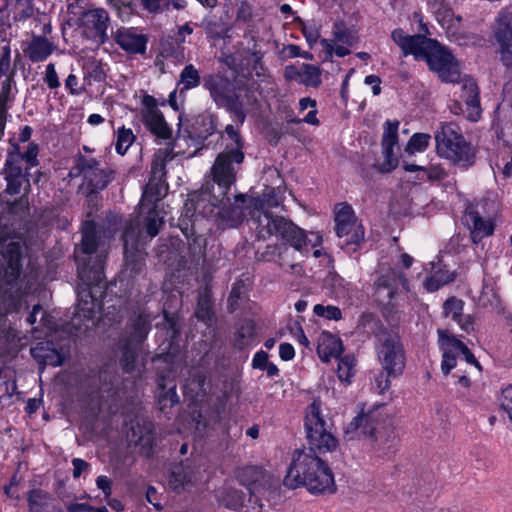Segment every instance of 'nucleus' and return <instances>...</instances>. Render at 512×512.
<instances>
[{
    "instance_id": "f257e3e1",
    "label": "nucleus",
    "mask_w": 512,
    "mask_h": 512,
    "mask_svg": "<svg viewBox=\"0 0 512 512\" xmlns=\"http://www.w3.org/2000/svg\"><path fill=\"white\" fill-rule=\"evenodd\" d=\"M305 429L310 449L296 451L284 478V485L290 489L302 485L312 494H332L336 491L333 472L315 452H333L338 446V440L331 433L330 424L324 418L318 400L307 407Z\"/></svg>"
},
{
    "instance_id": "f03ea898",
    "label": "nucleus",
    "mask_w": 512,
    "mask_h": 512,
    "mask_svg": "<svg viewBox=\"0 0 512 512\" xmlns=\"http://www.w3.org/2000/svg\"><path fill=\"white\" fill-rule=\"evenodd\" d=\"M227 194H225V200L221 205L213 206L214 211L211 214H198L203 217L216 216L221 224L227 227H236L243 220L244 209L249 208L251 209L250 215L258 239L266 240L272 236H277L289 243L297 251H303L307 248V236L301 228L283 216L274 215L269 211L270 208L280 205V200L277 198L274 189L269 190L258 198H248L244 194H239L235 197L233 203H231ZM196 214L193 211L191 216L185 215L180 220V228L187 238H189V235L186 220L188 217L196 216Z\"/></svg>"
},
{
    "instance_id": "7ed1b4c3",
    "label": "nucleus",
    "mask_w": 512,
    "mask_h": 512,
    "mask_svg": "<svg viewBox=\"0 0 512 512\" xmlns=\"http://www.w3.org/2000/svg\"><path fill=\"white\" fill-rule=\"evenodd\" d=\"M106 252L95 223L85 222L82 228L81 248L75 252L78 277L85 286L78 292L76 314L87 320L94 319L103 306L102 297L105 291L101 283L104 280Z\"/></svg>"
},
{
    "instance_id": "20e7f679",
    "label": "nucleus",
    "mask_w": 512,
    "mask_h": 512,
    "mask_svg": "<svg viewBox=\"0 0 512 512\" xmlns=\"http://www.w3.org/2000/svg\"><path fill=\"white\" fill-rule=\"evenodd\" d=\"M240 126L238 123L236 126L229 124L225 127V133L233 141L234 147L220 153L211 169L218 193L202 190L198 195L191 196L185 203L186 216L192 210L195 213L211 214L214 211L213 206L217 207L225 200V194L236 180L237 167L244 159L243 140L239 133Z\"/></svg>"
},
{
    "instance_id": "39448f33",
    "label": "nucleus",
    "mask_w": 512,
    "mask_h": 512,
    "mask_svg": "<svg viewBox=\"0 0 512 512\" xmlns=\"http://www.w3.org/2000/svg\"><path fill=\"white\" fill-rule=\"evenodd\" d=\"M391 38L403 56L413 55L416 60H426L443 82L454 83L460 79L458 62L436 40L420 34L408 35L401 28L394 29Z\"/></svg>"
},
{
    "instance_id": "423d86ee",
    "label": "nucleus",
    "mask_w": 512,
    "mask_h": 512,
    "mask_svg": "<svg viewBox=\"0 0 512 512\" xmlns=\"http://www.w3.org/2000/svg\"><path fill=\"white\" fill-rule=\"evenodd\" d=\"M345 433L350 439L367 438L380 456L390 453L396 445L392 422L379 409L356 416L348 424Z\"/></svg>"
},
{
    "instance_id": "0eeeda50",
    "label": "nucleus",
    "mask_w": 512,
    "mask_h": 512,
    "mask_svg": "<svg viewBox=\"0 0 512 512\" xmlns=\"http://www.w3.org/2000/svg\"><path fill=\"white\" fill-rule=\"evenodd\" d=\"M438 155L462 168H468L475 162V151L455 123H443L435 132Z\"/></svg>"
},
{
    "instance_id": "6e6552de",
    "label": "nucleus",
    "mask_w": 512,
    "mask_h": 512,
    "mask_svg": "<svg viewBox=\"0 0 512 512\" xmlns=\"http://www.w3.org/2000/svg\"><path fill=\"white\" fill-rule=\"evenodd\" d=\"M375 351L384 372L393 378L403 374L406 352L398 333L381 329L375 334Z\"/></svg>"
},
{
    "instance_id": "1a4fd4ad",
    "label": "nucleus",
    "mask_w": 512,
    "mask_h": 512,
    "mask_svg": "<svg viewBox=\"0 0 512 512\" xmlns=\"http://www.w3.org/2000/svg\"><path fill=\"white\" fill-rule=\"evenodd\" d=\"M335 232L339 238H344L342 247L348 252H355L364 241V227L358 222L352 207L342 203L335 212Z\"/></svg>"
},
{
    "instance_id": "9d476101",
    "label": "nucleus",
    "mask_w": 512,
    "mask_h": 512,
    "mask_svg": "<svg viewBox=\"0 0 512 512\" xmlns=\"http://www.w3.org/2000/svg\"><path fill=\"white\" fill-rule=\"evenodd\" d=\"M82 34L98 45L109 41L113 30L108 12L104 8H90L83 11L78 18Z\"/></svg>"
},
{
    "instance_id": "9b49d317",
    "label": "nucleus",
    "mask_w": 512,
    "mask_h": 512,
    "mask_svg": "<svg viewBox=\"0 0 512 512\" xmlns=\"http://www.w3.org/2000/svg\"><path fill=\"white\" fill-rule=\"evenodd\" d=\"M438 335L439 345L442 350L441 370L444 375H448L457 366V358L459 356H463L466 363L474 365L481 371L482 367L479 361L462 341L442 330H438Z\"/></svg>"
},
{
    "instance_id": "f8f14e48",
    "label": "nucleus",
    "mask_w": 512,
    "mask_h": 512,
    "mask_svg": "<svg viewBox=\"0 0 512 512\" xmlns=\"http://www.w3.org/2000/svg\"><path fill=\"white\" fill-rule=\"evenodd\" d=\"M399 286L408 290V280L404 273L396 268L389 269L386 273L380 275L375 282V295L377 300L383 304L391 306L392 309L398 308L393 299L398 292Z\"/></svg>"
},
{
    "instance_id": "ddd939ff",
    "label": "nucleus",
    "mask_w": 512,
    "mask_h": 512,
    "mask_svg": "<svg viewBox=\"0 0 512 512\" xmlns=\"http://www.w3.org/2000/svg\"><path fill=\"white\" fill-rule=\"evenodd\" d=\"M140 115L146 128L154 135L162 139H168L171 135L162 112L158 109L156 99L145 94L141 101Z\"/></svg>"
},
{
    "instance_id": "4468645a",
    "label": "nucleus",
    "mask_w": 512,
    "mask_h": 512,
    "mask_svg": "<svg viewBox=\"0 0 512 512\" xmlns=\"http://www.w3.org/2000/svg\"><path fill=\"white\" fill-rule=\"evenodd\" d=\"M122 240L127 268L131 271H138L142 266L144 258L140 249V230L137 222L129 221L126 223Z\"/></svg>"
},
{
    "instance_id": "2eb2a0df",
    "label": "nucleus",
    "mask_w": 512,
    "mask_h": 512,
    "mask_svg": "<svg viewBox=\"0 0 512 512\" xmlns=\"http://www.w3.org/2000/svg\"><path fill=\"white\" fill-rule=\"evenodd\" d=\"M495 38L501 48V60L507 67L512 66V8H503L498 15Z\"/></svg>"
},
{
    "instance_id": "dca6fc26",
    "label": "nucleus",
    "mask_w": 512,
    "mask_h": 512,
    "mask_svg": "<svg viewBox=\"0 0 512 512\" xmlns=\"http://www.w3.org/2000/svg\"><path fill=\"white\" fill-rule=\"evenodd\" d=\"M228 102L224 108L235 116L240 125H243L247 114L255 109L257 97L248 87L239 86L235 87Z\"/></svg>"
},
{
    "instance_id": "f3484780",
    "label": "nucleus",
    "mask_w": 512,
    "mask_h": 512,
    "mask_svg": "<svg viewBox=\"0 0 512 512\" xmlns=\"http://www.w3.org/2000/svg\"><path fill=\"white\" fill-rule=\"evenodd\" d=\"M398 128L399 121L387 120L384 123V131L382 136V154L383 162L380 164L381 172H391L398 165V158L394 154V148L398 145Z\"/></svg>"
},
{
    "instance_id": "a211bd4d",
    "label": "nucleus",
    "mask_w": 512,
    "mask_h": 512,
    "mask_svg": "<svg viewBox=\"0 0 512 512\" xmlns=\"http://www.w3.org/2000/svg\"><path fill=\"white\" fill-rule=\"evenodd\" d=\"M2 256L5 261L3 281L13 288L22 271V245L17 241L9 242L2 251Z\"/></svg>"
},
{
    "instance_id": "6ab92c4d",
    "label": "nucleus",
    "mask_w": 512,
    "mask_h": 512,
    "mask_svg": "<svg viewBox=\"0 0 512 512\" xmlns=\"http://www.w3.org/2000/svg\"><path fill=\"white\" fill-rule=\"evenodd\" d=\"M129 442L140 448V452L150 455L155 441L154 425L149 420H137L127 435Z\"/></svg>"
},
{
    "instance_id": "aec40b11",
    "label": "nucleus",
    "mask_w": 512,
    "mask_h": 512,
    "mask_svg": "<svg viewBox=\"0 0 512 512\" xmlns=\"http://www.w3.org/2000/svg\"><path fill=\"white\" fill-rule=\"evenodd\" d=\"M460 84V98L465 102L467 119L476 122L481 117L479 89L476 82L470 77H464L457 81Z\"/></svg>"
},
{
    "instance_id": "412c9836",
    "label": "nucleus",
    "mask_w": 512,
    "mask_h": 512,
    "mask_svg": "<svg viewBox=\"0 0 512 512\" xmlns=\"http://www.w3.org/2000/svg\"><path fill=\"white\" fill-rule=\"evenodd\" d=\"M464 221L470 230L473 243L478 244L483 238L494 233V222L491 218H483L472 206L468 207L464 214Z\"/></svg>"
},
{
    "instance_id": "4be33fe9",
    "label": "nucleus",
    "mask_w": 512,
    "mask_h": 512,
    "mask_svg": "<svg viewBox=\"0 0 512 512\" xmlns=\"http://www.w3.org/2000/svg\"><path fill=\"white\" fill-rule=\"evenodd\" d=\"M284 77L287 81H294L314 88L319 87L322 83L320 68L307 63H302L300 66H286Z\"/></svg>"
},
{
    "instance_id": "5701e85b",
    "label": "nucleus",
    "mask_w": 512,
    "mask_h": 512,
    "mask_svg": "<svg viewBox=\"0 0 512 512\" xmlns=\"http://www.w3.org/2000/svg\"><path fill=\"white\" fill-rule=\"evenodd\" d=\"M204 87L218 107H225L235 89L233 83L221 75H209L204 79Z\"/></svg>"
},
{
    "instance_id": "b1692460",
    "label": "nucleus",
    "mask_w": 512,
    "mask_h": 512,
    "mask_svg": "<svg viewBox=\"0 0 512 512\" xmlns=\"http://www.w3.org/2000/svg\"><path fill=\"white\" fill-rule=\"evenodd\" d=\"M495 125L500 129L502 136L512 135V80L503 87V98L495 110Z\"/></svg>"
},
{
    "instance_id": "393cba45",
    "label": "nucleus",
    "mask_w": 512,
    "mask_h": 512,
    "mask_svg": "<svg viewBox=\"0 0 512 512\" xmlns=\"http://www.w3.org/2000/svg\"><path fill=\"white\" fill-rule=\"evenodd\" d=\"M113 36L115 42L128 53L138 54L146 50L147 38L135 28H119Z\"/></svg>"
},
{
    "instance_id": "a878e982",
    "label": "nucleus",
    "mask_w": 512,
    "mask_h": 512,
    "mask_svg": "<svg viewBox=\"0 0 512 512\" xmlns=\"http://www.w3.org/2000/svg\"><path fill=\"white\" fill-rule=\"evenodd\" d=\"M26 500L28 512H62L56 504L55 497L41 488H34L27 492Z\"/></svg>"
},
{
    "instance_id": "bb28decb",
    "label": "nucleus",
    "mask_w": 512,
    "mask_h": 512,
    "mask_svg": "<svg viewBox=\"0 0 512 512\" xmlns=\"http://www.w3.org/2000/svg\"><path fill=\"white\" fill-rule=\"evenodd\" d=\"M151 329L150 316L145 313H140L130 319L125 328V337L123 340L141 344L147 337Z\"/></svg>"
},
{
    "instance_id": "cd10ccee",
    "label": "nucleus",
    "mask_w": 512,
    "mask_h": 512,
    "mask_svg": "<svg viewBox=\"0 0 512 512\" xmlns=\"http://www.w3.org/2000/svg\"><path fill=\"white\" fill-rule=\"evenodd\" d=\"M215 131L216 117L211 113H203L194 119L189 136L200 143L205 141Z\"/></svg>"
},
{
    "instance_id": "c85d7f7f",
    "label": "nucleus",
    "mask_w": 512,
    "mask_h": 512,
    "mask_svg": "<svg viewBox=\"0 0 512 512\" xmlns=\"http://www.w3.org/2000/svg\"><path fill=\"white\" fill-rule=\"evenodd\" d=\"M167 191L168 185L165 180L149 178L142 194L140 209L143 210L145 207L157 206V202L167 194Z\"/></svg>"
},
{
    "instance_id": "c756f323",
    "label": "nucleus",
    "mask_w": 512,
    "mask_h": 512,
    "mask_svg": "<svg viewBox=\"0 0 512 512\" xmlns=\"http://www.w3.org/2000/svg\"><path fill=\"white\" fill-rule=\"evenodd\" d=\"M23 51L31 62H43L52 54L53 44L44 36H33Z\"/></svg>"
},
{
    "instance_id": "7c9ffc66",
    "label": "nucleus",
    "mask_w": 512,
    "mask_h": 512,
    "mask_svg": "<svg viewBox=\"0 0 512 512\" xmlns=\"http://www.w3.org/2000/svg\"><path fill=\"white\" fill-rule=\"evenodd\" d=\"M238 477L241 483L248 488V491L251 495L249 502L252 501L253 496L261 494V481L265 479V473L261 468L257 466L245 467L240 471Z\"/></svg>"
},
{
    "instance_id": "2f4dec72",
    "label": "nucleus",
    "mask_w": 512,
    "mask_h": 512,
    "mask_svg": "<svg viewBox=\"0 0 512 512\" xmlns=\"http://www.w3.org/2000/svg\"><path fill=\"white\" fill-rule=\"evenodd\" d=\"M158 386V402L161 409L174 406L179 402V397L176 392V384L173 381H167L164 376H160L157 380Z\"/></svg>"
},
{
    "instance_id": "473e14b6",
    "label": "nucleus",
    "mask_w": 512,
    "mask_h": 512,
    "mask_svg": "<svg viewBox=\"0 0 512 512\" xmlns=\"http://www.w3.org/2000/svg\"><path fill=\"white\" fill-rule=\"evenodd\" d=\"M47 345L48 344L40 342L35 347L31 348V355L33 358L45 365L54 367L62 365V354L55 349L47 348Z\"/></svg>"
},
{
    "instance_id": "72a5a7b5",
    "label": "nucleus",
    "mask_w": 512,
    "mask_h": 512,
    "mask_svg": "<svg viewBox=\"0 0 512 512\" xmlns=\"http://www.w3.org/2000/svg\"><path fill=\"white\" fill-rule=\"evenodd\" d=\"M200 83L201 77L198 69L193 64H188L179 75L177 90L180 95H183L186 91L198 87Z\"/></svg>"
},
{
    "instance_id": "f704fd0d",
    "label": "nucleus",
    "mask_w": 512,
    "mask_h": 512,
    "mask_svg": "<svg viewBox=\"0 0 512 512\" xmlns=\"http://www.w3.org/2000/svg\"><path fill=\"white\" fill-rule=\"evenodd\" d=\"M99 166L100 162L97 159L79 155L75 160L71 174L75 176H83L85 182H87Z\"/></svg>"
},
{
    "instance_id": "c9c22d12",
    "label": "nucleus",
    "mask_w": 512,
    "mask_h": 512,
    "mask_svg": "<svg viewBox=\"0 0 512 512\" xmlns=\"http://www.w3.org/2000/svg\"><path fill=\"white\" fill-rule=\"evenodd\" d=\"M255 336V324L252 320L244 319L236 326L235 346L243 349L248 346Z\"/></svg>"
},
{
    "instance_id": "e433bc0d",
    "label": "nucleus",
    "mask_w": 512,
    "mask_h": 512,
    "mask_svg": "<svg viewBox=\"0 0 512 512\" xmlns=\"http://www.w3.org/2000/svg\"><path fill=\"white\" fill-rule=\"evenodd\" d=\"M17 94L16 82L8 76L0 83V109L8 111L14 104Z\"/></svg>"
},
{
    "instance_id": "4c0bfd02",
    "label": "nucleus",
    "mask_w": 512,
    "mask_h": 512,
    "mask_svg": "<svg viewBox=\"0 0 512 512\" xmlns=\"http://www.w3.org/2000/svg\"><path fill=\"white\" fill-rule=\"evenodd\" d=\"M114 178V171L110 168L98 167L93 176L86 182L91 192L105 189Z\"/></svg>"
},
{
    "instance_id": "58836bf2",
    "label": "nucleus",
    "mask_w": 512,
    "mask_h": 512,
    "mask_svg": "<svg viewBox=\"0 0 512 512\" xmlns=\"http://www.w3.org/2000/svg\"><path fill=\"white\" fill-rule=\"evenodd\" d=\"M123 341L124 343L122 346L120 363L125 372H131L136 367V360L140 351L141 344H135L126 340Z\"/></svg>"
},
{
    "instance_id": "ea45409f",
    "label": "nucleus",
    "mask_w": 512,
    "mask_h": 512,
    "mask_svg": "<svg viewBox=\"0 0 512 512\" xmlns=\"http://www.w3.org/2000/svg\"><path fill=\"white\" fill-rule=\"evenodd\" d=\"M195 316L198 320L208 323L213 317V303L209 291L204 289L199 293Z\"/></svg>"
},
{
    "instance_id": "a19ab883",
    "label": "nucleus",
    "mask_w": 512,
    "mask_h": 512,
    "mask_svg": "<svg viewBox=\"0 0 512 512\" xmlns=\"http://www.w3.org/2000/svg\"><path fill=\"white\" fill-rule=\"evenodd\" d=\"M455 278L453 272L446 269H439L424 281V287L428 292L437 291L440 287L452 282Z\"/></svg>"
},
{
    "instance_id": "79ce46f5",
    "label": "nucleus",
    "mask_w": 512,
    "mask_h": 512,
    "mask_svg": "<svg viewBox=\"0 0 512 512\" xmlns=\"http://www.w3.org/2000/svg\"><path fill=\"white\" fill-rule=\"evenodd\" d=\"M148 209V214L145 218V230L147 235L150 238L155 237L161 227L164 224V217L161 215V212L158 210L157 206H149L145 207L142 211Z\"/></svg>"
},
{
    "instance_id": "37998d69",
    "label": "nucleus",
    "mask_w": 512,
    "mask_h": 512,
    "mask_svg": "<svg viewBox=\"0 0 512 512\" xmlns=\"http://www.w3.org/2000/svg\"><path fill=\"white\" fill-rule=\"evenodd\" d=\"M5 177H22L26 176L21 167V152L18 147L7 154L4 165Z\"/></svg>"
},
{
    "instance_id": "c03bdc74",
    "label": "nucleus",
    "mask_w": 512,
    "mask_h": 512,
    "mask_svg": "<svg viewBox=\"0 0 512 512\" xmlns=\"http://www.w3.org/2000/svg\"><path fill=\"white\" fill-rule=\"evenodd\" d=\"M173 156L168 149H160L152 161L150 178L165 180V166Z\"/></svg>"
},
{
    "instance_id": "a18cd8bd",
    "label": "nucleus",
    "mask_w": 512,
    "mask_h": 512,
    "mask_svg": "<svg viewBox=\"0 0 512 512\" xmlns=\"http://www.w3.org/2000/svg\"><path fill=\"white\" fill-rule=\"evenodd\" d=\"M340 351L341 343L330 337L322 339L317 347L320 358L326 362L330 360V357L337 356Z\"/></svg>"
},
{
    "instance_id": "49530a36",
    "label": "nucleus",
    "mask_w": 512,
    "mask_h": 512,
    "mask_svg": "<svg viewBox=\"0 0 512 512\" xmlns=\"http://www.w3.org/2000/svg\"><path fill=\"white\" fill-rule=\"evenodd\" d=\"M356 360L354 356L346 355L338 360L337 373L341 381L350 382L354 375Z\"/></svg>"
},
{
    "instance_id": "de8ad7c7",
    "label": "nucleus",
    "mask_w": 512,
    "mask_h": 512,
    "mask_svg": "<svg viewBox=\"0 0 512 512\" xmlns=\"http://www.w3.org/2000/svg\"><path fill=\"white\" fill-rule=\"evenodd\" d=\"M430 140L431 136L427 133H415L409 139L405 150L409 154L423 152L429 146Z\"/></svg>"
},
{
    "instance_id": "09e8293b",
    "label": "nucleus",
    "mask_w": 512,
    "mask_h": 512,
    "mask_svg": "<svg viewBox=\"0 0 512 512\" xmlns=\"http://www.w3.org/2000/svg\"><path fill=\"white\" fill-rule=\"evenodd\" d=\"M464 301L456 297H449L443 304L445 317H451L455 322L463 315Z\"/></svg>"
},
{
    "instance_id": "8fccbe9b",
    "label": "nucleus",
    "mask_w": 512,
    "mask_h": 512,
    "mask_svg": "<svg viewBox=\"0 0 512 512\" xmlns=\"http://www.w3.org/2000/svg\"><path fill=\"white\" fill-rule=\"evenodd\" d=\"M134 141L135 135L131 129H126L125 127L119 128L117 132L115 149L119 154L124 155Z\"/></svg>"
},
{
    "instance_id": "3c124183",
    "label": "nucleus",
    "mask_w": 512,
    "mask_h": 512,
    "mask_svg": "<svg viewBox=\"0 0 512 512\" xmlns=\"http://www.w3.org/2000/svg\"><path fill=\"white\" fill-rule=\"evenodd\" d=\"M15 69H12L11 67V48L10 45H4L1 48L0 52V78L8 76H12L14 78L15 76Z\"/></svg>"
},
{
    "instance_id": "603ef678",
    "label": "nucleus",
    "mask_w": 512,
    "mask_h": 512,
    "mask_svg": "<svg viewBox=\"0 0 512 512\" xmlns=\"http://www.w3.org/2000/svg\"><path fill=\"white\" fill-rule=\"evenodd\" d=\"M447 176V173L445 169L439 165V164H433L428 167H424L423 175L418 176L417 179L424 181H439L445 179Z\"/></svg>"
},
{
    "instance_id": "864d4df0",
    "label": "nucleus",
    "mask_w": 512,
    "mask_h": 512,
    "mask_svg": "<svg viewBox=\"0 0 512 512\" xmlns=\"http://www.w3.org/2000/svg\"><path fill=\"white\" fill-rule=\"evenodd\" d=\"M313 311L317 316L324 317L328 320L338 321L342 318V312L337 306L316 304Z\"/></svg>"
},
{
    "instance_id": "5fc2aeb1",
    "label": "nucleus",
    "mask_w": 512,
    "mask_h": 512,
    "mask_svg": "<svg viewBox=\"0 0 512 512\" xmlns=\"http://www.w3.org/2000/svg\"><path fill=\"white\" fill-rule=\"evenodd\" d=\"M43 81L51 90H56L61 86L58 74L56 72V67L54 63H49L46 66Z\"/></svg>"
},
{
    "instance_id": "6e6d98bb",
    "label": "nucleus",
    "mask_w": 512,
    "mask_h": 512,
    "mask_svg": "<svg viewBox=\"0 0 512 512\" xmlns=\"http://www.w3.org/2000/svg\"><path fill=\"white\" fill-rule=\"evenodd\" d=\"M7 181L6 192L9 195H17L21 192L23 185L26 183L29 186V180L26 176L22 177H5Z\"/></svg>"
},
{
    "instance_id": "4d7b16f0",
    "label": "nucleus",
    "mask_w": 512,
    "mask_h": 512,
    "mask_svg": "<svg viewBox=\"0 0 512 512\" xmlns=\"http://www.w3.org/2000/svg\"><path fill=\"white\" fill-rule=\"evenodd\" d=\"M205 382H206L205 374L200 371H197L190 377L186 387H191V390L196 395H199L200 393L205 392V388H204Z\"/></svg>"
},
{
    "instance_id": "13d9d810",
    "label": "nucleus",
    "mask_w": 512,
    "mask_h": 512,
    "mask_svg": "<svg viewBox=\"0 0 512 512\" xmlns=\"http://www.w3.org/2000/svg\"><path fill=\"white\" fill-rule=\"evenodd\" d=\"M38 152V145L31 142L28 144L26 151L21 153V161L24 160L27 163V168H32L39 164L37 159Z\"/></svg>"
},
{
    "instance_id": "bf43d9fd",
    "label": "nucleus",
    "mask_w": 512,
    "mask_h": 512,
    "mask_svg": "<svg viewBox=\"0 0 512 512\" xmlns=\"http://www.w3.org/2000/svg\"><path fill=\"white\" fill-rule=\"evenodd\" d=\"M499 401L501 408L507 412L512 421V384L502 389Z\"/></svg>"
},
{
    "instance_id": "052dcab7",
    "label": "nucleus",
    "mask_w": 512,
    "mask_h": 512,
    "mask_svg": "<svg viewBox=\"0 0 512 512\" xmlns=\"http://www.w3.org/2000/svg\"><path fill=\"white\" fill-rule=\"evenodd\" d=\"M320 43L321 46L327 51L329 55L335 53L338 57H344L350 53V50L343 45H338L334 47L333 43L328 39H322Z\"/></svg>"
},
{
    "instance_id": "680f3d73",
    "label": "nucleus",
    "mask_w": 512,
    "mask_h": 512,
    "mask_svg": "<svg viewBox=\"0 0 512 512\" xmlns=\"http://www.w3.org/2000/svg\"><path fill=\"white\" fill-rule=\"evenodd\" d=\"M65 88L71 95L75 96L81 95L84 90L79 84L78 77L73 73H70L65 79Z\"/></svg>"
},
{
    "instance_id": "e2e57ef3",
    "label": "nucleus",
    "mask_w": 512,
    "mask_h": 512,
    "mask_svg": "<svg viewBox=\"0 0 512 512\" xmlns=\"http://www.w3.org/2000/svg\"><path fill=\"white\" fill-rule=\"evenodd\" d=\"M302 33L310 47L317 43L320 37L319 29L314 25H304Z\"/></svg>"
},
{
    "instance_id": "0e129e2a",
    "label": "nucleus",
    "mask_w": 512,
    "mask_h": 512,
    "mask_svg": "<svg viewBox=\"0 0 512 512\" xmlns=\"http://www.w3.org/2000/svg\"><path fill=\"white\" fill-rule=\"evenodd\" d=\"M269 355L265 351L261 350L255 353L252 359V367L254 369L264 370V367L267 366Z\"/></svg>"
},
{
    "instance_id": "69168bd1",
    "label": "nucleus",
    "mask_w": 512,
    "mask_h": 512,
    "mask_svg": "<svg viewBox=\"0 0 512 512\" xmlns=\"http://www.w3.org/2000/svg\"><path fill=\"white\" fill-rule=\"evenodd\" d=\"M390 378L392 376H388L386 372H381L375 379V384L380 393H384L390 388Z\"/></svg>"
},
{
    "instance_id": "338daca9",
    "label": "nucleus",
    "mask_w": 512,
    "mask_h": 512,
    "mask_svg": "<svg viewBox=\"0 0 512 512\" xmlns=\"http://www.w3.org/2000/svg\"><path fill=\"white\" fill-rule=\"evenodd\" d=\"M97 487L102 490L105 497H109L112 493V481L104 475L98 476L96 479Z\"/></svg>"
},
{
    "instance_id": "774afa93",
    "label": "nucleus",
    "mask_w": 512,
    "mask_h": 512,
    "mask_svg": "<svg viewBox=\"0 0 512 512\" xmlns=\"http://www.w3.org/2000/svg\"><path fill=\"white\" fill-rule=\"evenodd\" d=\"M279 356L284 361L292 360L295 356L294 347L290 343H282L279 346Z\"/></svg>"
}]
</instances>
